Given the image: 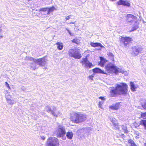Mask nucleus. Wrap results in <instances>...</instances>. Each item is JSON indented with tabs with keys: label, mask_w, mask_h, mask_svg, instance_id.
<instances>
[{
	"label": "nucleus",
	"mask_w": 146,
	"mask_h": 146,
	"mask_svg": "<svg viewBox=\"0 0 146 146\" xmlns=\"http://www.w3.org/2000/svg\"><path fill=\"white\" fill-rule=\"evenodd\" d=\"M128 86L125 83H119L116 84L115 87L111 88L110 93L111 96L114 97L117 95H121L127 94Z\"/></svg>",
	"instance_id": "f257e3e1"
},
{
	"label": "nucleus",
	"mask_w": 146,
	"mask_h": 146,
	"mask_svg": "<svg viewBox=\"0 0 146 146\" xmlns=\"http://www.w3.org/2000/svg\"><path fill=\"white\" fill-rule=\"evenodd\" d=\"M86 116L81 112H73L71 115L70 119L75 123H79L84 121L86 119Z\"/></svg>",
	"instance_id": "f03ea898"
},
{
	"label": "nucleus",
	"mask_w": 146,
	"mask_h": 146,
	"mask_svg": "<svg viewBox=\"0 0 146 146\" xmlns=\"http://www.w3.org/2000/svg\"><path fill=\"white\" fill-rule=\"evenodd\" d=\"M106 71L108 73H114L117 74L118 72L124 73V72L123 71H121L117 68L116 66H115L113 64L110 63L107 64L105 66Z\"/></svg>",
	"instance_id": "7ed1b4c3"
},
{
	"label": "nucleus",
	"mask_w": 146,
	"mask_h": 146,
	"mask_svg": "<svg viewBox=\"0 0 146 146\" xmlns=\"http://www.w3.org/2000/svg\"><path fill=\"white\" fill-rule=\"evenodd\" d=\"M26 60L33 61L36 64L39 65L40 66H44L47 64L46 60L45 57H43L39 59H34L31 57H27L26 58Z\"/></svg>",
	"instance_id": "20e7f679"
},
{
	"label": "nucleus",
	"mask_w": 146,
	"mask_h": 146,
	"mask_svg": "<svg viewBox=\"0 0 146 146\" xmlns=\"http://www.w3.org/2000/svg\"><path fill=\"white\" fill-rule=\"evenodd\" d=\"M66 133L65 127L62 125H59L57 131V137H62L63 139H65L66 138L65 136Z\"/></svg>",
	"instance_id": "39448f33"
},
{
	"label": "nucleus",
	"mask_w": 146,
	"mask_h": 146,
	"mask_svg": "<svg viewBox=\"0 0 146 146\" xmlns=\"http://www.w3.org/2000/svg\"><path fill=\"white\" fill-rule=\"evenodd\" d=\"M131 40L132 39L129 37H122L120 40V45L124 47H128Z\"/></svg>",
	"instance_id": "423d86ee"
},
{
	"label": "nucleus",
	"mask_w": 146,
	"mask_h": 146,
	"mask_svg": "<svg viewBox=\"0 0 146 146\" xmlns=\"http://www.w3.org/2000/svg\"><path fill=\"white\" fill-rule=\"evenodd\" d=\"M68 53L70 56L76 59H80L82 57L78 50L76 49H70Z\"/></svg>",
	"instance_id": "0eeeda50"
},
{
	"label": "nucleus",
	"mask_w": 146,
	"mask_h": 146,
	"mask_svg": "<svg viewBox=\"0 0 146 146\" xmlns=\"http://www.w3.org/2000/svg\"><path fill=\"white\" fill-rule=\"evenodd\" d=\"M47 146H59L58 139L56 137H51L48 139Z\"/></svg>",
	"instance_id": "6e6552de"
},
{
	"label": "nucleus",
	"mask_w": 146,
	"mask_h": 146,
	"mask_svg": "<svg viewBox=\"0 0 146 146\" xmlns=\"http://www.w3.org/2000/svg\"><path fill=\"white\" fill-rule=\"evenodd\" d=\"M46 111L48 113L50 112L55 117H57L59 113V111H56V109L55 108L53 107L52 110L49 106H46L45 109Z\"/></svg>",
	"instance_id": "1a4fd4ad"
},
{
	"label": "nucleus",
	"mask_w": 146,
	"mask_h": 146,
	"mask_svg": "<svg viewBox=\"0 0 146 146\" xmlns=\"http://www.w3.org/2000/svg\"><path fill=\"white\" fill-rule=\"evenodd\" d=\"M82 60L80 62L84 66L87 68H90L92 66V63L89 61L87 58H83Z\"/></svg>",
	"instance_id": "9d476101"
},
{
	"label": "nucleus",
	"mask_w": 146,
	"mask_h": 146,
	"mask_svg": "<svg viewBox=\"0 0 146 146\" xmlns=\"http://www.w3.org/2000/svg\"><path fill=\"white\" fill-rule=\"evenodd\" d=\"M137 17L131 14H128L126 17V20L127 22L129 23L130 24L132 25L136 20Z\"/></svg>",
	"instance_id": "9b49d317"
},
{
	"label": "nucleus",
	"mask_w": 146,
	"mask_h": 146,
	"mask_svg": "<svg viewBox=\"0 0 146 146\" xmlns=\"http://www.w3.org/2000/svg\"><path fill=\"white\" fill-rule=\"evenodd\" d=\"M132 52L135 56H137L139 53H141L143 50V48L140 46H137L133 47L132 48Z\"/></svg>",
	"instance_id": "f8f14e48"
},
{
	"label": "nucleus",
	"mask_w": 146,
	"mask_h": 146,
	"mask_svg": "<svg viewBox=\"0 0 146 146\" xmlns=\"http://www.w3.org/2000/svg\"><path fill=\"white\" fill-rule=\"evenodd\" d=\"M110 121L112 122L113 124V125L114 128L115 129H120L117 123L115 118H113L112 117L110 118Z\"/></svg>",
	"instance_id": "ddd939ff"
},
{
	"label": "nucleus",
	"mask_w": 146,
	"mask_h": 146,
	"mask_svg": "<svg viewBox=\"0 0 146 146\" xmlns=\"http://www.w3.org/2000/svg\"><path fill=\"white\" fill-rule=\"evenodd\" d=\"M117 4L118 5H123L124 6H126L129 7L130 6V3L128 2L123 0H119L117 2Z\"/></svg>",
	"instance_id": "4468645a"
},
{
	"label": "nucleus",
	"mask_w": 146,
	"mask_h": 146,
	"mask_svg": "<svg viewBox=\"0 0 146 146\" xmlns=\"http://www.w3.org/2000/svg\"><path fill=\"white\" fill-rule=\"evenodd\" d=\"M93 71L94 73H102V74H106V73L104 72V71L100 69L96 68L93 69Z\"/></svg>",
	"instance_id": "2eb2a0df"
},
{
	"label": "nucleus",
	"mask_w": 146,
	"mask_h": 146,
	"mask_svg": "<svg viewBox=\"0 0 146 146\" xmlns=\"http://www.w3.org/2000/svg\"><path fill=\"white\" fill-rule=\"evenodd\" d=\"M132 25H133V27L131 30V31L135 30L139 28L138 23V22L135 20L133 22V23Z\"/></svg>",
	"instance_id": "dca6fc26"
},
{
	"label": "nucleus",
	"mask_w": 146,
	"mask_h": 146,
	"mask_svg": "<svg viewBox=\"0 0 146 146\" xmlns=\"http://www.w3.org/2000/svg\"><path fill=\"white\" fill-rule=\"evenodd\" d=\"M100 61L99 64V65L100 66L103 67L104 65L106 62V60L104 59L103 57H100Z\"/></svg>",
	"instance_id": "f3484780"
},
{
	"label": "nucleus",
	"mask_w": 146,
	"mask_h": 146,
	"mask_svg": "<svg viewBox=\"0 0 146 146\" xmlns=\"http://www.w3.org/2000/svg\"><path fill=\"white\" fill-rule=\"evenodd\" d=\"M91 46L94 47H96L98 46H100L101 48L103 47L104 46L100 43L99 42H91L90 43Z\"/></svg>",
	"instance_id": "a211bd4d"
},
{
	"label": "nucleus",
	"mask_w": 146,
	"mask_h": 146,
	"mask_svg": "<svg viewBox=\"0 0 146 146\" xmlns=\"http://www.w3.org/2000/svg\"><path fill=\"white\" fill-rule=\"evenodd\" d=\"M119 104L117 103L115 104H113L112 106H110V108L113 110H116L118 109Z\"/></svg>",
	"instance_id": "6ab92c4d"
},
{
	"label": "nucleus",
	"mask_w": 146,
	"mask_h": 146,
	"mask_svg": "<svg viewBox=\"0 0 146 146\" xmlns=\"http://www.w3.org/2000/svg\"><path fill=\"white\" fill-rule=\"evenodd\" d=\"M55 9V8L54 6H52L50 7H48V12L47 14L49 15L50 13L52 12Z\"/></svg>",
	"instance_id": "aec40b11"
},
{
	"label": "nucleus",
	"mask_w": 146,
	"mask_h": 146,
	"mask_svg": "<svg viewBox=\"0 0 146 146\" xmlns=\"http://www.w3.org/2000/svg\"><path fill=\"white\" fill-rule=\"evenodd\" d=\"M140 123V125L143 126L144 129L146 130V120H142Z\"/></svg>",
	"instance_id": "412c9836"
},
{
	"label": "nucleus",
	"mask_w": 146,
	"mask_h": 146,
	"mask_svg": "<svg viewBox=\"0 0 146 146\" xmlns=\"http://www.w3.org/2000/svg\"><path fill=\"white\" fill-rule=\"evenodd\" d=\"M67 138L69 139H72L73 136V134L72 132H68L66 134Z\"/></svg>",
	"instance_id": "4be33fe9"
},
{
	"label": "nucleus",
	"mask_w": 146,
	"mask_h": 146,
	"mask_svg": "<svg viewBox=\"0 0 146 146\" xmlns=\"http://www.w3.org/2000/svg\"><path fill=\"white\" fill-rule=\"evenodd\" d=\"M56 44L57 45V48L59 50H61L63 48V45L62 43L57 42Z\"/></svg>",
	"instance_id": "5701e85b"
},
{
	"label": "nucleus",
	"mask_w": 146,
	"mask_h": 146,
	"mask_svg": "<svg viewBox=\"0 0 146 146\" xmlns=\"http://www.w3.org/2000/svg\"><path fill=\"white\" fill-rule=\"evenodd\" d=\"M130 86L131 90L133 92L135 91L136 88L135 87L133 82H130Z\"/></svg>",
	"instance_id": "b1692460"
},
{
	"label": "nucleus",
	"mask_w": 146,
	"mask_h": 146,
	"mask_svg": "<svg viewBox=\"0 0 146 146\" xmlns=\"http://www.w3.org/2000/svg\"><path fill=\"white\" fill-rule=\"evenodd\" d=\"M121 128L124 132L125 133H127L128 131L127 129L126 126L123 125H122L121 126Z\"/></svg>",
	"instance_id": "393cba45"
},
{
	"label": "nucleus",
	"mask_w": 146,
	"mask_h": 146,
	"mask_svg": "<svg viewBox=\"0 0 146 146\" xmlns=\"http://www.w3.org/2000/svg\"><path fill=\"white\" fill-rule=\"evenodd\" d=\"M48 7L42 8L40 9L39 10V11H41L45 12L46 11H48Z\"/></svg>",
	"instance_id": "a878e982"
},
{
	"label": "nucleus",
	"mask_w": 146,
	"mask_h": 146,
	"mask_svg": "<svg viewBox=\"0 0 146 146\" xmlns=\"http://www.w3.org/2000/svg\"><path fill=\"white\" fill-rule=\"evenodd\" d=\"M141 118L143 119H146V111L144 113H141Z\"/></svg>",
	"instance_id": "bb28decb"
},
{
	"label": "nucleus",
	"mask_w": 146,
	"mask_h": 146,
	"mask_svg": "<svg viewBox=\"0 0 146 146\" xmlns=\"http://www.w3.org/2000/svg\"><path fill=\"white\" fill-rule=\"evenodd\" d=\"M6 99L7 100V102L9 104L12 105L13 104V102L10 99L7 98L6 97Z\"/></svg>",
	"instance_id": "cd10ccee"
},
{
	"label": "nucleus",
	"mask_w": 146,
	"mask_h": 146,
	"mask_svg": "<svg viewBox=\"0 0 146 146\" xmlns=\"http://www.w3.org/2000/svg\"><path fill=\"white\" fill-rule=\"evenodd\" d=\"M142 106L144 109H146V101H145L142 103Z\"/></svg>",
	"instance_id": "c85d7f7f"
},
{
	"label": "nucleus",
	"mask_w": 146,
	"mask_h": 146,
	"mask_svg": "<svg viewBox=\"0 0 146 146\" xmlns=\"http://www.w3.org/2000/svg\"><path fill=\"white\" fill-rule=\"evenodd\" d=\"M72 42L74 43H75L76 44H78V41L77 39H73L72 40Z\"/></svg>",
	"instance_id": "c756f323"
},
{
	"label": "nucleus",
	"mask_w": 146,
	"mask_h": 146,
	"mask_svg": "<svg viewBox=\"0 0 146 146\" xmlns=\"http://www.w3.org/2000/svg\"><path fill=\"white\" fill-rule=\"evenodd\" d=\"M128 142L129 143L131 144V145H132L133 144L135 143L134 141H133V140L131 139H130L128 140Z\"/></svg>",
	"instance_id": "7c9ffc66"
},
{
	"label": "nucleus",
	"mask_w": 146,
	"mask_h": 146,
	"mask_svg": "<svg viewBox=\"0 0 146 146\" xmlns=\"http://www.w3.org/2000/svg\"><path fill=\"white\" fill-rule=\"evenodd\" d=\"M36 64L35 63L34 64H33V65H34V64L35 65V66H31V68H32L33 70H35V69L36 68L35 66H36Z\"/></svg>",
	"instance_id": "2f4dec72"
},
{
	"label": "nucleus",
	"mask_w": 146,
	"mask_h": 146,
	"mask_svg": "<svg viewBox=\"0 0 146 146\" xmlns=\"http://www.w3.org/2000/svg\"><path fill=\"white\" fill-rule=\"evenodd\" d=\"M66 29L68 32V33L70 36H72L73 35L71 33L70 31L67 28H66Z\"/></svg>",
	"instance_id": "473e14b6"
},
{
	"label": "nucleus",
	"mask_w": 146,
	"mask_h": 146,
	"mask_svg": "<svg viewBox=\"0 0 146 146\" xmlns=\"http://www.w3.org/2000/svg\"><path fill=\"white\" fill-rule=\"evenodd\" d=\"M5 85L9 89H10V87L9 86V85L8 84V83L7 82H5Z\"/></svg>",
	"instance_id": "72a5a7b5"
},
{
	"label": "nucleus",
	"mask_w": 146,
	"mask_h": 146,
	"mask_svg": "<svg viewBox=\"0 0 146 146\" xmlns=\"http://www.w3.org/2000/svg\"><path fill=\"white\" fill-rule=\"evenodd\" d=\"M71 16H72L71 15H69L65 18V19L66 20H69L70 19Z\"/></svg>",
	"instance_id": "f704fd0d"
},
{
	"label": "nucleus",
	"mask_w": 146,
	"mask_h": 146,
	"mask_svg": "<svg viewBox=\"0 0 146 146\" xmlns=\"http://www.w3.org/2000/svg\"><path fill=\"white\" fill-rule=\"evenodd\" d=\"M99 99H101L102 100H104L105 99L104 97H99Z\"/></svg>",
	"instance_id": "c9c22d12"
},
{
	"label": "nucleus",
	"mask_w": 146,
	"mask_h": 146,
	"mask_svg": "<svg viewBox=\"0 0 146 146\" xmlns=\"http://www.w3.org/2000/svg\"><path fill=\"white\" fill-rule=\"evenodd\" d=\"M102 104H103V103H102L101 102H99L98 105L100 108H101V105H102Z\"/></svg>",
	"instance_id": "e433bc0d"
},
{
	"label": "nucleus",
	"mask_w": 146,
	"mask_h": 146,
	"mask_svg": "<svg viewBox=\"0 0 146 146\" xmlns=\"http://www.w3.org/2000/svg\"><path fill=\"white\" fill-rule=\"evenodd\" d=\"M93 76H89L90 78L92 80H93Z\"/></svg>",
	"instance_id": "4c0bfd02"
},
{
	"label": "nucleus",
	"mask_w": 146,
	"mask_h": 146,
	"mask_svg": "<svg viewBox=\"0 0 146 146\" xmlns=\"http://www.w3.org/2000/svg\"><path fill=\"white\" fill-rule=\"evenodd\" d=\"M75 21L74 22H70V23H69L68 24H75Z\"/></svg>",
	"instance_id": "58836bf2"
},
{
	"label": "nucleus",
	"mask_w": 146,
	"mask_h": 146,
	"mask_svg": "<svg viewBox=\"0 0 146 146\" xmlns=\"http://www.w3.org/2000/svg\"><path fill=\"white\" fill-rule=\"evenodd\" d=\"M131 146H137L134 143Z\"/></svg>",
	"instance_id": "ea45409f"
},
{
	"label": "nucleus",
	"mask_w": 146,
	"mask_h": 146,
	"mask_svg": "<svg viewBox=\"0 0 146 146\" xmlns=\"http://www.w3.org/2000/svg\"><path fill=\"white\" fill-rule=\"evenodd\" d=\"M41 138L42 140H44L45 139V137L44 136H42L41 137Z\"/></svg>",
	"instance_id": "a19ab883"
},
{
	"label": "nucleus",
	"mask_w": 146,
	"mask_h": 146,
	"mask_svg": "<svg viewBox=\"0 0 146 146\" xmlns=\"http://www.w3.org/2000/svg\"><path fill=\"white\" fill-rule=\"evenodd\" d=\"M3 38V36H0V39L1 38Z\"/></svg>",
	"instance_id": "79ce46f5"
},
{
	"label": "nucleus",
	"mask_w": 146,
	"mask_h": 146,
	"mask_svg": "<svg viewBox=\"0 0 146 146\" xmlns=\"http://www.w3.org/2000/svg\"><path fill=\"white\" fill-rule=\"evenodd\" d=\"M144 146H146V143H144Z\"/></svg>",
	"instance_id": "37998d69"
},
{
	"label": "nucleus",
	"mask_w": 146,
	"mask_h": 146,
	"mask_svg": "<svg viewBox=\"0 0 146 146\" xmlns=\"http://www.w3.org/2000/svg\"><path fill=\"white\" fill-rule=\"evenodd\" d=\"M1 30H1V27H0V32H1Z\"/></svg>",
	"instance_id": "c03bdc74"
},
{
	"label": "nucleus",
	"mask_w": 146,
	"mask_h": 146,
	"mask_svg": "<svg viewBox=\"0 0 146 146\" xmlns=\"http://www.w3.org/2000/svg\"><path fill=\"white\" fill-rule=\"evenodd\" d=\"M123 135V136H124V135L123 134V135Z\"/></svg>",
	"instance_id": "a18cd8bd"
}]
</instances>
